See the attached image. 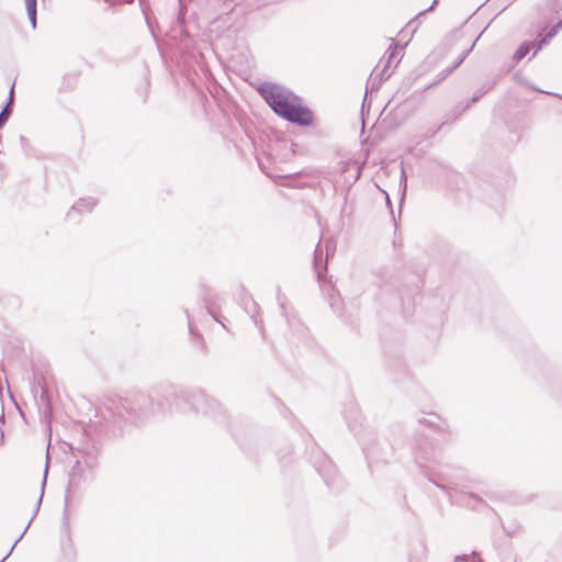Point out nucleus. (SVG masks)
<instances>
[{"mask_svg":"<svg viewBox=\"0 0 562 562\" xmlns=\"http://www.w3.org/2000/svg\"><path fill=\"white\" fill-rule=\"evenodd\" d=\"M258 92L273 112L282 119L300 126H310L314 121L312 111L302 104L300 97L288 88L263 82Z\"/></svg>","mask_w":562,"mask_h":562,"instance_id":"obj_1","label":"nucleus"},{"mask_svg":"<svg viewBox=\"0 0 562 562\" xmlns=\"http://www.w3.org/2000/svg\"><path fill=\"white\" fill-rule=\"evenodd\" d=\"M329 254V243H326V256L323 258V251L321 249L319 244L316 246L315 255H314V269L317 274V279L321 283V286H324V273L327 270V259Z\"/></svg>","mask_w":562,"mask_h":562,"instance_id":"obj_2","label":"nucleus"},{"mask_svg":"<svg viewBox=\"0 0 562 562\" xmlns=\"http://www.w3.org/2000/svg\"><path fill=\"white\" fill-rule=\"evenodd\" d=\"M386 54H387V60L385 63V66H384L383 70L381 72H379V74H372L371 75L372 88H374L376 79H379V82H378V85H379L382 80L387 79L391 76V72H386V69L392 64V61L394 59H396V65L401 60V58H397V56H398V47L397 46L390 47L387 49Z\"/></svg>","mask_w":562,"mask_h":562,"instance_id":"obj_3","label":"nucleus"},{"mask_svg":"<svg viewBox=\"0 0 562 562\" xmlns=\"http://www.w3.org/2000/svg\"><path fill=\"white\" fill-rule=\"evenodd\" d=\"M452 497L454 502L472 507L474 509L479 508L480 504H482L481 498L472 493H456V495Z\"/></svg>","mask_w":562,"mask_h":562,"instance_id":"obj_4","label":"nucleus"},{"mask_svg":"<svg viewBox=\"0 0 562 562\" xmlns=\"http://www.w3.org/2000/svg\"><path fill=\"white\" fill-rule=\"evenodd\" d=\"M533 48H535V54H536L538 52L537 50V44H533V43H524V44H521L518 47V49L515 52V54L513 56V59L515 61L521 60Z\"/></svg>","mask_w":562,"mask_h":562,"instance_id":"obj_5","label":"nucleus"},{"mask_svg":"<svg viewBox=\"0 0 562 562\" xmlns=\"http://www.w3.org/2000/svg\"><path fill=\"white\" fill-rule=\"evenodd\" d=\"M97 204V201L92 198L80 199L72 207V211L78 212H90L93 206Z\"/></svg>","mask_w":562,"mask_h":562,"instance_id":"obj_6","label":"nucleus"},{"mask_svg":"<svg viewBox=\"0 0 562 562\" xmlns=\"http://www.w3.org/2000/svg\"><path fill=\"white\" fill-rule=\"evenodd\" d=\"M29 20L32 27H36V0H24Z\"/></svg>","mask_w":562,"mask_h":562,"instance_id":"obj_7","label":"nucleus"},{"mask_svg":"<svg viewBox=\"0 0 562 562\" xmlns=\"http://www.w3.org/2000/svg\"><path fill=\"white\" fill-rule=\"evenodd\" d=\"M562 21L557 23L554 26H552L549 32L546 34V36L537 43V50L541 49L543 45L548 43L550 38H552L557 33L558 30L561 27Z\"/></svg>","mask_w":562,"mask_h":562,"instance_id":"obj_8","label":"nucleus"},{"mask_svg":"<svg viewBox=\"0 0 562 562\" xmlns=\"http://www.w3.org/2000/svg\"><path fill=\"white\" fill-rule=\"evenodd\" d=\"M13 89H14V87L12 86V88L10 90V95H9V103L0 112V126L7 122L9 115H10V112H11L10 104L12 102Z\"/></svg>","mask_w":562,"mask_h":562,"instance_id":"obj_9","label":"nucleus"},{"mask_svg":"<svg viewBox=\"0 0 562 562\" xmlns=\"http://www.w3.org/2000/svg\"><path fill=\"white\" fill-rule=\"evenodd\" d=\"M471 49H472V48H469V49L464 50V52L462 53V55L459 57V59L454 63V65H453L451 68H449V69H447V70H446V72H445V75H443V77H442V78H446V77H447V76H449V75H450L454 69H457V68H458V67L463 63V60L465 59V57L468 56V54L470 53V50H471Z\"/></svg>","mask_w":562,"mask_h":562,"instance_id":"obj_10","label":"nucleus"},{"mask_svg":"<svg viewBox=\"0 0 562 562\" xmlns=\"http://www.w3.org/2000/svg\"><path fill=\"white\" fill-rule=\"evenodd\" d=\"M31 521H32V519L27 522V525H26V527H25L24 531H23V532H22V535L19 537V539L14 542V544L12 546V548H11L10 552H9V553H8V554H7V555H5V557H4L0 562H3V561H4V560H5V559L11 554V552L13 551L14 547L16 546V543L22 539L23 535L26 532L27 528H29V527H30V525H31Z\"/></svg>","mask_w":562,"mask_h":562,"instance_id":"obj_11","label":"nucleus"},{"mask_svg":"<svg viewBox=\"0 0 562 562\" xmlns=\"http://www.w3.org/2000/svg\"><path fill=\"white\" fill-rule=\"evenodd\" d=\"M3 423H4V422H3V415H0V445H2V442H3V437H4V435H3V430H2Z\"/></svg>","mask_w":562,"mask_h":562,"instance_id":"obj_12","label":"nucleus"},{"mask_svg":"<svg viewBox=\"0 0 562 562\" xmlns=\"http://www.w3.org/2000/svg\"><path fill=\"white\" fill-rule=\"evenodd\" d=\"M126 403H127V400L121 401L122 407L124 409H126V411H128V409L130 411H135L133 407L127 406Z\"/></svg>","mask_w":562,"mask_h":562,"instance_id":"obj_13","label":"nucleus"},{"mask_svg":"<svg viewBox=\"0 0 562 562\" xmlns=\"http://www.w3.org/2000/svg\"><path fill=\"white\" fill-rule=\"evenodd\" d=\"M42 497H43V493L41 494L40 498L37 499L35 514L37 513V510L40 508V505H41V502H42Z\"/></svg>","mask_w":562,"mask_h":562,"instance_id":"obj_14","label":"nucleus"},{"mask_svg":"<svg viewBox=\"0 0 562 562\" xmlns=\"http://www.w3.org/2000/svg\"><path fill=\"white\" fill-rule=\"evenodd\" d=\"M417 461L419 462L420 465L426 467V464L423 463L422 457L417 456Z\"/></svg>","mask_w":562,"mask_h":562,"instance_id":"obj_15","label":"nucleus"},{"mask_svg":"<svg viewBox=\"0 0 562 562\" xmlns=\"http://www.w3.org/2000/svg\"><path fill=\"white\" fill-rule=\"evenodd\" d=\"M465 558H467L465 555L458 557V558L456 559V562H458V561H464V562H465Z\"/></svg>","mask_w":562,"mask_h":562,"instance_id":"obj_16","label":"nucleus"},{"mask_svg":"<svg viewBox=\"0 0 562 562\" xmlns=\"http://www.w3.org/2000/svg\"><path fill=\"white\" fill-rule=\"evenodd\" d=\"M437 1H438V0H434L432 4L428 8V10H427V11L432 10V9H434V7L437 4Z\"/></svg>","mask_w":562,"mask_h":562,"instance_id":"obj_17","label":"nucleus"},{"mask_svg":"<svg viewBox=\"0 0 562 562\" xmlns=\"http://www.w3.org/2000/svg\"><path fill=\"white\" fill-rule=\"evenodd\" d=\"M46 473H47V468L45 469V475H44V480H43V486L45 485L46 483Z\"/></svg>","mask_w":562,"mask_h":562,"instance_id":"obj_18","label":"nucleus"},{"mask_svg":"<svg viewBox=\"0 0 562 562\" xmlns=\"http://www.w3.org/2000/svg\"><path fill=\"white\" fill-rule=\"evenodd\" d=\"M483 94H484V92H480V94H479V95H476V97L474 98V100H477V99H479L481 95H483Z\"/></svg>","mask_w":562,"mask_h":562,"instance_id":"obj_19","label":"nucleus"},{"mask_svg":"<svg viewBox=\"0 0 562 562\" xmlns=\"http://www.w3.org/2000/svg\"><path fill=\"white\" fill-rule=\"evenodd\" d=\"M252 318H254L255 324L258 325L259 322H258L257 317L252 316Z\"/></svg>","mask_w":562,"mask_h":562,"instance_id":"obj_20","label":"nucleus"},{"mask_svg":"<svg viewBox=\"0 0 562 562\" xmlns=\"http://www.w3.org/2000/svg\"><path fill=\"white\" fill-rule=\"evenodd\" d=\"M188 325H189L190 330L192 331V327H191V322L190 321L188 322Z\"/></svg>","mask_w":562,"mask_h":562,"instance_id":"obj_21","label":"nucleus"}]
</instances>
